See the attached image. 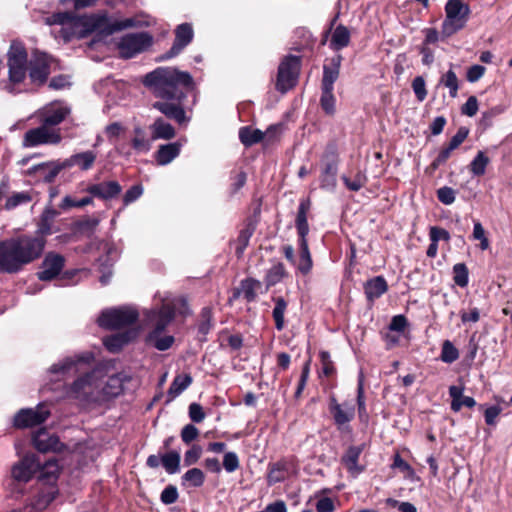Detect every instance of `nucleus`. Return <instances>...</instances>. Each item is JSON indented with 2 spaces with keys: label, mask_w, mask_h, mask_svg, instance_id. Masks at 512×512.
Listing matches in <instances>:
<instances>
[{
  "label": "nucleus",
  "mask_w": 512,
  "mask_h": 512,
  "mask_svg": "<svg viewBox=\"0 0 512 512\" xmlns=\"http://www.w3.org/2000/svg\"><path fill=\"white\" fill-rule=\"evenodd\" d=\"M339 153L337 145L330 142L326 145L321 157L320 187L333 191L337 185Z\"/></svg>",
  "instance_id": "1a4fd4ad"
},
{
  "label": "nucleus",
  "mask_w": 512,
  "mask_h": 512,
  "mask_svg": "<svg viewBox=\"0 0 512 512\" xmlns=\"http://www.w3.org/2000/svg\"><path fill=\"white\" fill-rule=\"evenodd\" d=\"M93 360L92 353L86 352L74 357H67L58 363L53 364L49 371L53 374L66 375L70 372L76 373L79 371L78 366L82 364H89Z\"/></svg>",
  "instance_id": "aec40b11"
},
{
  "label": "nucleus",
  "mask_w": 512,
  "mask_h": 512,
  "mask_svg": "<svg viewBox=\"0 0 512 512\" xmlns=\"http://www.w3.org/2000/svg\"><path fill=\"white\" fill-rule=\"evenodd\" d=\"M40 467L41 463L35 457H24L13 465L11 476L5 480L6 489L15 497L23 494L24 485L32 479Z\"/></svg>",
  "instance_id": "423d86ee"
},
{
  "label": "nucleus",
  "mask_w": 512,
  "mask_h": 512,
  "mask_svg": "<svg viewBox=\"0 0 512 512\" xmlns=\"http://www.w3.org/2000/svg\"><path fill=\"white\" fill-rule=\"evenodd\" d=\"M61 140L62 136L59 129L50 128L41 123L40 126L25 132L22 145L25 148H33L40 145H57Z\"/></svg>",
  "instance_id": "9b49d317"
},
{
  "label": "nucleus",
  "mask_w": 512,
  "mask_h": 512,
  "mask_svg": "<svg viewBox=\"0 0 512 512\" xmlns=\"http://www.w3.org/2000/svg\"><path fill=\"white\" fill-rule=\"evenodd\" d=\"M288 471V464L286 461H278L269 465V472L267 475V482L269 485L285 480V473Z\"/></svg>",
  "instance_id": "4c0bfd02"
},
{
  "label": "nucleus",
  "mask_w": 512,
  "mask_h": 512,
  "mask_svg": "<svg viewBox=\"0 0 512 512\" xmlns=\"http://www.w3.org/2000/svg\"><path fill=\"white\" fill-rule=\"evenodd\" d=\"M180 462V452L172 450L162 455L152 454L148 456L146 460V465L152 469H156L160 465H162V467L168 474L173 475L180 472Z\"/></svg>",
  "instance_id": "a211bd4d"
},
{
  "label": "nucleus",
  "mask_w": 512,
  "mask_h": 512,
  "mask_svg": "<svg viewBox=\"0 0 512 512\" xmlns=\"http://www.w3.org/2000/svg\"><path fill=\"white\" fill-rule=\"evenodd\" d=\"M179 498L178 489L174 485H167L160 494V500L165 505L175 503Z\"/></svg>",
  "instance_id": "6e6d98bb"
},
{
  "label": "nucleus",
  "mask_w": 512,
  "mask_h": 512,
  "mask_svg": "<svg viewBox=\"0 0 512 512\" xmlns=\"http://www.w3.org/2000/svg\"><path fill=\"white\" fill-rule=\"evenodd\" d=\"M412 89L419 102L425 100L427 96L426 83L422 76H417L412 81Z\"/></svg>",
  "instance_id": "bf43d9fd"
},
{
  "label": "nucleus",
  "mask_w": 512,
  "mask_h": 512,
  "mask_svg": "<svg viewBox=\"0 0 512 512\" xmlns=\"http://www.w3.org/2000/svg\"><path fill=\"white\" fill-rule=\"evenodd\" d=\"M192 381L193 379L190 374L176 375L167 391L168 401H172L178 397L191 385Z\"/></svg>",
  "instance_id": "72a5a7b5"
},
{
  "label": "nucleus",
  "mask_w": 512,
  "mask_h": 512,
  "mask_svg": "<svg viewBox=\"0 0 512 512\" xmlns=\"http://www.w3.org/2000/svg\"><path fill=\"white\" fill-rule=\"evenodd\" d=\"M50 415L49 409L44 404H39L35 409H21L14 417V425L17 428H28L42 424Z\"/></svg>",
  "instance_id": "dca6fc26"
},
{
  "label": "nucleus",
  "mask_w": 512,
  "mask_h": 512,
  "mask_svg": "<svg viewBox=\"0 0 512 512\" xmlns=\"http://www.w3.org/2000/svg\"><path fill=\"white\" fill-rule=\"evenodd\" d=\"M194 30L191 23L185 22L177 25L174 29V40L170 49L159 56L157 61H166L177 57L183 50L192 43Z\"/></svg>",
  "instance_id": "f8f14e48"
},
{
  "label": "nucleus",
  "mask_w": 512,
  "mask_h": 512,
  "mask_svg": "<svg viewBox=\"0 0 512 512\" xmlns=\"http://www.w3.org/2000/svg\"><path fill=\"white\" fill-rule=\"evenodd\" d=\"M470 7L464 0H448L445 4V19L442 22L441 35L448 38L462 30L469 19Z\"/></svg>",
  "instance_id": "0eeeda50"
},
{
  "label": "nucleus",
  "mask_w": 512,
  "mask_h": 512,
  "mask_svg": "<svg viewBox=\"0 0 512 512\" xmlns=\"http://www.w3.org/2000/svg\"><path fill=\"white\" fill-rule=\"evenodd\" d=\"M437 198L444 205H451L456 199V192L453 188L444 186L437 190Z\"/></svg>",
  "instance_id": "052dcab7"
},
{
  "label": "nucleus",
  "mask_w": 512,
  "mask_h": 512,
  "mask_svg": "<svg viewBox=\"0 0 512 512\" xmlns=\"http://www.w3.org/2000/svg\"><path fill=\"white\" fill-rule=\"evenodd\" d=\"M453 280L455 284L464 288L469 283L468 268L464 263H457L453 266Z\"/></svg>",
  "instance_id": "de8ad7c7"
},
{
  "label": "nucleus",
  "mask_w": 512,
  "mask_h": 512,
  "mask_svg": "<svg viewBox=\"0 0 512 512\" xmlns=\"http://www.w3.org/2000/svg\"><path fill=\"white\" fill-rule=\"evenodd\" d=\"M205 482V474L199 468H191L187 470L181 477L183 486H191L194 488L201 487Z\"/></svg>",
  "instance_id": "58836bf2"
},
{
  "label": "nucleus",
  "mask_w": 512,
  "mask_h": 512,
  "mask_svg": "<svg viewBox=\"0 0 512 512\" xmlns=\"http://www.w3.org/2000/svg\"><path fill=\"white\" fill-rule=\"evenodd\" d=\"M20 270L17 254L11 239L0 241V273L12 274Z\"/></svg>",
  "instance_id": "6ab92c4d"
},
{
  "label": "nucleus",
  "mask_w": 512,
  "mask_h": 512,
  "mask_svg": "<svg viewBox=\"0 0 512 512\" xmlns=\"http://www.w3.org/2000/svg\"><path fill=\"white\" fill-rule=\"evenodd\" d=\"M459 358V351L450 340L442 344L440 359L447 364L455 362Z\"/></svg>",
  "instance_id": "49530a36"
},
{
  "label": "nucleus",
  "mask_w": 512,
  "mask_h": 512,
  "mask_svg": "<svg viewBox=\"0 0 512 512\" xmlns=\"http://www.w3.org/2000/svg\"><path fill=\"white\" fill-rule=\"evenodd\" d=\"M240 466L239 457L235 452H226L223 457V468L227 473L235 472Z\"/></svg>",
  "instance_id": "13d9d810"
},
{
  "label": "nucleus",
  "mask_w": 512,
  "mask_h": 512,
  "mask_svg": "<svg viewBox=\"0 0 512 512\" xmlns=\"http://www.w3.org/2000/svg\"><path fill=\"white\" fill-rule=\"evenodd\" d=\"M143 85L157 99L152 107L178 125H187L191 120L192 108H187L185 100L194 90L195 82L189 72L175 67H157L142 78Z\"/></svg>",
  "instance_id": "f257e3e1"
},
{
  "label": "nucleus",
  "mask_w": 512,
  "mask_h": 512,
  "mask_svg": "<svg viewBox=\"0 0 512 512\" xmlns=\"http://www.w3.org/2000/svg\"><path fill=\"white\" fill-rule=\"evenodd\" d=\"M51 58L44 52L33 53L29 62V78L33 84L42 85L50 74Z\"/></svg>",
  "instance_id": "2eb2a0df"
},
{
  "label": "nucleus",
  "mask_w": 512,
  "mask_h": 512,
  "mask_svg": "<svg viewBox=\"0 0 512 512\" xmlns=\"http://www.w3.org/2000/svg\"><path fill=\"white\" fill-rule=\"evenodd\" d=\"M464 386L452 385L449 387V396L451 397V410L459 412L462 406L473 408L476 401L473 397L463 396Z\"/></svg>",
  "instance_id": "7c9ffc66"
},
{
  "label": "nucleus",
  "mask_w": 512,
  "mask_h": 512,
  "mask_svg": "<svg viewBox=\"0 0 512 512\" xmlns=\"http://www.w3.org/2000/svg\"><path fill=\"white\" fill-rule=\"evenodd\" d=\"M311 202L310 199H302L298 206V211L295 220V226L298 233V244L300 249L298 270L303 275L308 274L313 266L311 254L309 251L307 235L309 233V224L307 214L310 210Z\"/></svg>",
  "instance_id": "39448f33"
},
{
  "label": "nucleus",
  "mask_w": 512,
  "mask_h": 512,
  "mask_svg": "<svg viewBox=\"0 0 512 512\" xmlns=\"http://www.w3.org/2000/svg\"><path fill=\"white\" fill-rule=\"evenodd\" d=\"M502 408L499 405L489 406L484 411L485 423L489 426H496L497 418L501 414Z\"/></svg>",
  "instance_id": "e2e57ef3"
},
{
  "label": "nucleus",
  "mask_w": 512,
  "mask_h": 512,
  "mask_svg": "<svg viewBox=\"0 0 512 512\" xmlns=\"http://www.w3.org/2000/svg\"><path fill=\"white\" fill-rule=\"evenodd\" d=\"M178 306L180 314L190 313L188 303L184 298L164 303L159 308L144 310L143 325L150 327L144 337L145 346L158 351H167L173 346L175 337L164 334V331L175 319Z\"/></svg>",
  "instance_id": "f03ea898"
},
{
  "label": "nucleus",
  "mask_w": 512,
  "mask_h": 512,
  "mask_svg": "<svg viewBox=\"0 0 512 512\" xmlns=\"http://www.w3.org/2000/svg\"><path fill=\"white\" fill-rule=\"evenodd\" d=\"M441 83L449 89L451 97H456L458 93V78L455 72L450 69L441 78Z\"/></svg>",
  "instance_id": "8fccbe9b"
},
{
  "label": "nucleus",
  "mask_w": 512,
  "mask_h": 512,
  "mask_svg": "<svg viewBox=\"0 0 512 512\" xmlns=\"http://www.w3.org/2000/svg\"><path fill=\"white\" fill-rule=\"evenodd\" d=\"M180 150L179 142L161 145L156 152L155 159L159 165H167L180 154Z\"/></svg>",
  "instance_id": "2f4dec72"
},
{
  "label": "nucleus",
  "mask_w": 512,
  "mask_h": 512,
  "mask_svg": "<svg viewBox=\"0 0 512 512\" xmlns=\"http://www.w3.org/2000/svg\"><path fill=\"white\" fill-rule=\"evenodd\" d=\"M407 326V318L404 315H396L392 317L388 328L392 332L403 333Z\"/></svg>",
  "instance_id": "338daca9"
},
{
  "label": "nucleus",
  "mask_w": 512,
  "mask_h": 512,
  "mask_svg": "<svg viewBox=\"0 0 512 512\" xmlns=\"http://www.w3.org/2000/svg\"><path fill=\"white\" fill-rule=\"evenodd\" d=\"M96 158L97 153L92 150L75 153L62 161V167L69 169L76 166L82 171H87L93 167Z\"/></svg>",
  "instance_id": "393cba45"
},
{
  "label": "nucleus",
  "mask_w": 512,
  "mask_h": 512,
  "mask_svg": "<svg viewBox=\"0 0 512 512\" xmlns=\"http://www.w3.org/2000/svg\"><path fill=\"white\" fill-rule=\"evenodd\" d=\"M202 455V447L194 444L184 454V465L189 467L194 465Z\"/></svg>",
  "instance_id": "680f3d73"
},
{
  "label": "nucleus",
  "mask_w": 512,
  "mask_h": 512,
  "mask_svg": "<svg viewBox=\"0 0 512 512\" xmlns=\"http://www.w3.org/2000/svg\"><path fill=\"white\" fill-rule=\"evenodd\" d=\"M62 170H64L62 161L58 160L34 165L27 170V174L37 177L38 180L51 183Z\"/></svg>",
  "instance_id": "4be33fe9"
},
{
  "label": "nucleus",
  "mask_w": 512,
  "mask_h": 512,
  "mask_svg": "<svg viewBox=\"0 0 512 512\" xmlns=\"http://www.w3.org/2000/svg\"><path fill=\"white\" fill-rule=\"evenodd\" d=\"M286 276V270L281 262L274 264L265 275V283L267 288L276 285Z\"/></svg>",
  "instance_id": "a19ab883"
},
{
  "label": "nucleus",
  "mask_w": 512,
  "mask_h": 512,
  "mask_svg": "<svg viewBox=\"0 0 512 512\" xmlns=\"http://www.w3.org/2000/svg\"><path fill=\"white\" fill-rule=\"evenodd\" d=\"M329 411L333 417L334 423L338 430L346 431L349 428V423L355 417V407L353 404L344 402L338 403L336 398L332 396L329 401Z\"/></svg>",
  "instance_id": "f3484780"
},
{
  "label": "nucleus",
  "mask_w": 512,
  "mask_h": 512,
  "mask_svg": "<svg viewBox=\"0 0 512 512\" xmlns=\"http://www.w3.org/2000/svg\"><path fill=\"white\" fill-rule=\"evenodd\" d=\"M199 435V430L192 424L185 425L181 430V439L184 443L189 444Z\"/></svg>",
  "instance_id": "774afa93"
},
{
  "label": "nucleus",
  "mask_w": 512,
  "mask_h": 512,
  "mask_svg": "<svg viewBox=\"0 0 512 512\" xmlns=\"http://www.w3.org/2000/svg\"><path fill=\"white\" fill-rule=\"evenodd\" d=\"M198 333L206 336L213 327V313L210 307H203L198 321Z\"/></svg>",
  "instance_id": "a18cd8bd"
},
{
  "label": "nucleus",
  "mask_w": 512,
  "mask_h": 512,
  "mask_svg": "<svg viewBox=\"0 0 512 512\" xmlns=\"http://www.w3.org/2000/svg\"><path fill=\"white\" fill-rule=\"evenodd\" d=\"M279 127L276 125L270 126L265 132L259 129H252L248 126L241 127L239 130V139L245 146H251L262 141L265 137H273L278 131Z\"/></svg>",
  "instance_id": "a878e982"
},
{
  "label": "nucleus",
  "mask_w": 512,
  "mask_h": 512,
  "mask_svg": "<svg viewBox=\"0 0 512 512\" xmlns=\"http://www.w3.org/2000/svg\"><path fill=\"white\" fill-rule=\"evenodd\" d=\"M34 447L39 452H59L63 448V444L55 435L49 434L45 429H40L33 436Z\"/></svg>",
  "instance_id": "b1692460"
},
{
  "label": "nucleus",
  "mask_w": 512,
  "mask_h": 512,
  "mask_svg": "<svg viewBox=\"0 0 512 512\" xmlns=\"http://www.w3.org/2000/svg\"><path fill=\"white\" fill-rule=\"evenodd\" d=\"M253 231H254L253 228L247 227V228L242 229L239 232V235L237 237V246H236V250H235L236 255L238 257H240L244 253L245 249L247 248L250 238L253 235Z\"/></svg>",
  "instance_id": "3c124183"
},
{
  "label": "nucleus",
  "mask_w": 512,
  "mask_h": 512,
  "mask_svg": "<svg viewBox=\"0 0 512 512\" xmlns=\"http://www.w3.org/2000/svg\"><path fill=\"white\" fill-rule=\"evenodd\" d=\"M59 470L60 467L56 459H49L42 466V476L47 480L56 479Z\"/></svg>",
  "instance_id": "4d7b16f0"
},
{
  "label": "nucleus",
  "mask_w": 512,
  "mask_h": 512,
  "mask_svg": "<svg viewBox=\"0 0 512 512\" xmlns=\"http://www.w3.org/2000/svg\"><path fill=\"white\" fill-rule=\"evenodd\" d=\"M151 130L154 139L169 140L176 134L175 128L161 117L154 120Z\"/></svg>",
  "instance_id": "f704fd0d"
},
{
  "label": "nucleus",
  "mask_w": 512,
  "mask_h": 512,
  "mask_svg": "<svg viewBox=\"0 0 512 512\" xmlns=\"http://www.w3.org/2000/svg\"><path fill=\"white\" fill-rule=\"evenodd\" d=\"M64 263L65 259L62 255L53 252L48 253L42 262L38 278L42 281L54 279L62 271Z\"/></svg>",
  "instance_id": "412c9836"
},
{
  "label": "nucleus",
  "mask_w": 512,
  "mask_h": 512,
  "mask_svg": "<svg viewBox=\"0 0 512 512\" xmlns=\"http://www.w3.org/2000/svg\"><path fill=\"white\" fill-rule=\"evenodd\" d=\"M351 34L349 29L343 24H339L334 29L331 39L330 48L334 51L342 50L350 44Z\"/></svg>",
  "instance_id": "473e14b6"
},
{
  "label": "nucleus",
  "mask_w": 512,
  "mask_h": 512,
  "mask_svg": "<svg viewBox=\"0 0 512 512\" xmlns=\"http://www.w3.org/2000/svg\"><path fill=\"white\" fill-rule=\"evenodd\" d=\"M342 56L336 55L330 59L328 65L323 66L321 88L334 89V83L339 77Z\"/></svg>",
  "instance_id": "c756f323"
},
{
  "label": "nucleus",
  "mask_w": 512,
  "mask_h": 512,
  "mask_svg": "<svg viewBox=\"0 0 512 512\" xmlns=\"http://www.w3.org/2000/svg\"><path fill=\"white\" fill-rule=\"evenodd\" d=\"M362 452L363 445L350 446L341 458L342 464L353 476L359 475L364 470L362 466L358 465V460Z\"/></svg>",
  "instance_id": "c85d7f7f"
},
{
  "label": "nucleus",
  "mask_w": 512,
  "mask_h": 512,
  "mask_svg": "<svg viewBox=\"0 0 512 512\" xmlns=\"http://www.w3.org/2000/svg\"><path fill=\"white\" fill-rule=\"evenodd\" d=\"M102 371L95 369L85 376L75 380L71 386V393L76 398H90L95 392L102 391L105 396L115 397L123 391V378L111 375L107 380L101 378Z\"/></svg>",
  "instance_id": "7ed1b4c3"
},
{
  "label": "nucleus",
  "mask_w": 512,
  "mask_h": 512,
  "mask_svg": "<svg viewBox=\"0 0 512 512\" xmlns=\"http://www.w3.org/2000/svg\"><path fill=\"white\" fill-rule=\"evenodd\" d=\"M342 180L345 186L351 191H359L365 184V176L358 173L353 180L343 175Z\"/></svg>",
  "instance_id": "0e129e2a"
},
{
  "label": "nucleus",
  "mask_w": 512,
  "mask_h": 512,
  "mask_svg": "<svg viewBox=\"0 0 512 512\" xmlns=\"http://www.w3.org/2000/svg\"><path fill=\"white\" fill-rule=\"evenodd\" d=\"M71 113V107L63 101H53L37 111L40 123L50 128L61 124Z\"/></svg>",
  "instance_id": "ddd939ff"
},
{
  "label": "nucleus",
  "mask_w": 512,
  "mask_h": 512,
  "mask_svg": "<svg viewBox=\"0 0 512 512\" xmlns=\"http://www.w3.org/2000/svg\"><path fill=\"white\" fill-rule=\"evenodd\" d=\"M98 326L105 330H117L128 325V307H113L101 311L97 320Z\"/></svg>",
  "instance_id": "4468645a"
},
{
  "label": "nucleus",
  "mask_w": 512,
  "mask_h": 512,
  "mask_svg": "<svg viewBox=\"0 0 512 512\" xmlns=\"http://www.w3.org/2000/svg\"><path fill=\"white\" fill-rule=\"evenodd\" d=\"M300 66L301 62L298 56L288 55L281 61L275 85L277 91L286 93L297 84Z\"/></svg>",
  "instance_id": "9d476101"
},
{
  "label": "nucleus",
  "mask_w": 512,
  "mask_h": 512,
  "mask_svg": "<svg viewBox=\"0 0 512 512\" xmlns=\"http://www.w3.org/2000/svg\"><path fill=\"white\" fill-rule=\"evenodd\" d=\"M87 191L94 197L111 199L119 195L121 186L117 181H107L90 185Z\"/></svg>",
  "instance_id": "cd10ccee"
},
{
  "label": "nucleus",
  "mask_w": 512,
  "mask_h": 512,
  "mask_svg": "<svg viewBox=\"0 0 512 512\" xmlns=\"http://www.w3.org/2000/svg\"><path fill=\"white\" fill-rule=\"evenodd\" d=\"M31 200L32 198L28 192H15L6 198L4 207L6 210H12L19 205L29 203Z\"/></svg>",
  "instance_id": "09e8293b"
},
{
  "label": "nucleus",
  "mask_w": 512,
  "mask_h": 512,
  "mask_svg": "<svg viewBox=\"0 0 512 512\" xmlns=\"http://www.w3.org/2000/svg\"><path fill=\"white\" fill-rule=\"evenodd\" d=\"M272 300L275 303L274 309L272 311V317L275 321V328L278 331H281L285 327L284 315H285L288 303L283 297H274V298H272Z\"/></svg>",
  "instance_id": "e433bc0d"
},
{
  "label": "nucleus",
  "mask_w": 512,
  "mask_h": 512,
  "mask_svg": "<svg viewBox=\"0 0 512 512\" xmlns=\"http://www.w3.org/2000/svg\"><path fill=\"white\" fill-rule=\"evenodd\" d=\"M154 44V36L148 31H130V59L145 53Z\"/></svg>",
  "instance_id": "5701e85b"
},
{
  "label": "nucleus",
  "mask_w": 512,
  "mask_h": 512,
  "mask_svg": "<svg viewBox=\"0 0 512 512\" xmlns=\"http://www.w3.org/2000/svg\"><path fill=\"white\" fill-rule=\"evenodd\" d=\"M155 25V20L146 13H138L130 16V30Z\"/></svg>",
  "instance_id": "603ef678"
},
{
  "label": "nucleus",
  "mask_w": 512,
  "mask_h": 512,
  "mask_svg": "<svg viewBox=\"0 0 512 512\" xmlns=\"http://www.w3.org/2000/svg\"><path fill=\"white\" fill-rule=\"evenodd\" d=\"M55 498V490L50 487L41 491L32 501V509L35 511L44 510Z\"/></svg>",
  "instance_id": "79ce46f5"
},
{
  "label": "nucleus",
  "mask_w": 512,
  "mask_h": 512,
  "mask_svg": "<svg viewBox=\"0 0 512 512\" xmlns=\"http://www.w3.org/2000/svg\"><path fill=\"white\" fill-rule=\"evenodd\" d=\"M261 282L254 278H246L241 281L240 287L235 296L242 295L247 302H253L257 297V290L260 289Z\"/></svg>",
  "instance_id": "c9c22d12"
},
{
  "label": "nucleus",
  "mask_w": 512,
  "mask_h": 512,
  "mask_svg": "<svg viewBox=\"0 0 512 512\" xmlns=\"http://www.w3.org/2000/svg\"><path fill=\"white\" fill-rule=\"evenodd\" d=\"M20 268L38 259L45 248L46 240L43 237H33L29 235H21L18 237L10 238Z\"/></svg>",
  "instance_id": "6e6552de"
},
{
  "label": "nucleus",
  "mask_w": 512,
  "mask_h": 512,
  "mask_svg": "<svg viewBox=\"0 0 512 512\" xmlns=\"http://www.w3.org/2000/svg\"><path fill=\"white\" fill-rule=\"evenodd\" d=\"M489 164V158L483 151H479L469 165V170L473 176H482L485 174L486 167Z\"/></svg>",
  "instance_id": "c03bdc74"
},
{
  "label": "nucleus",
  "mask_w": 512,
  "mask_h": 512,
  "mask_svg": "<svg viewBox=\"0 0 512 512\" xmlns=\"http://www.w3.org/2000/svg\"><path fill=\"white\" fill-rule=\"evenodd\" d=\"M93 202L92 197H83L82 199H75L71 196H65L62 199L60 204L61 209H70V208H81L87 206Z\"/></svg>",
  "instance_id": "864d4df0"
},
{
  "label": "nucleus",
  "mask_w": 512,
  "mask_h": 512,
  "mask_svg": "<svg viewBox=\"0 0 512 512\" xmlns=\"http://www.w3.org/2000/svg\"><path fill=\"white\" fill-rule=\"evenodd\" d=\"M472 238L480 241L481 250H487L489 248V240L486 236L485 229L479 221H474Z\"/></svg>",
  "instance_id": "5fc2aeb1"
},
{
  "label": "nucleus",
  "mask_w": 512,
  "mask_h": 512,
  "mask_svg": "<svg viewBox=\"0 0 512 512\" xmlns=\"http://www.w3.org/2000/svg\"><path fill=\"white\" fill-rule=\"evenodd\" d=\"M128 343V331L123 333L113 334L103 339V345L112 353L118 352L122 347Z\"/></svg>",
  "instance_id": "ea45409f"
},
{
  "label": "nucleus",
  "mask_w": 512,
  "mask_h": 512,
  "mask_svg": "<svg viewBox=\"0 0 512 512\" xmlns=\"http://www.w3.org/2000/svg\"><path fill=\"white\" fill-rule=\"evenodd\" d=\"M366 299L373 303L388 291V283L383 276H375L368 279L364 285Z\"/></svg>",
  "instance_id": "bb28decb"
},
{
  "label": "nucleus",
  "mask_w": 512,
  "mask_h": 512,
  "mask_svg": "<svg viewBox=\"0 0 512 512\" xmlns=\"http://www.w3.org/2000/svg\"><path fill=\"white\" fill-rule=\"evenodd\" d=\"M469 129L467 127H460L456 134L450 139L448 146L452 149H457L468 137Z\"/></svg>",
  "instance_id": "69168bd1"
},
{
  "label": "nucleus",
  "mask_w": 512,
  "mask_h": 512,
  "mask_svg": "<svg viewBox=\"0 0 512 512\" xmlns=\"http://www.w3.org/2000/svg\"><path fill=\"white\" fill-rule=\"evenodd\" d=\"M27 58L24 45L13 42L7 53L9 82L5 85V90L8 93L16 95L27 90L22 87L27 75Z\"/></svg>",
  "instance_id": "20e7f679"
},
{
  "label": "nucleus",
  "mask_w": 512,
  "mask_h": 512,
  "mask_svg": "<svg viewBox=\"0 0 512 512\" xmlns=\"http://www.w3.org/2000/svg\"><path fill=\"white\" fill-rule=\"evenodd\" d=\"M320 105L327 115H333L336 111V99L333 94L334 89L321 88Z\"/></svg>",
  "instance_id": "37998d69"
}]
</instances>
